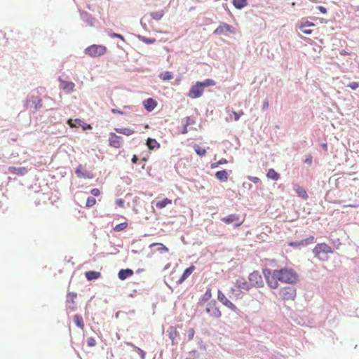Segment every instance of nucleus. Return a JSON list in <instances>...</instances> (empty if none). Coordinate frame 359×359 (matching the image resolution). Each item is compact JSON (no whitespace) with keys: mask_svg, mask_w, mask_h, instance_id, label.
<instances>
[{"mask_svg":"<svg viewBox=\"0 0 359 359\" xmlns=\"http://www.w3.org/2000/svg\"><path fill=\"white\" fill-rule=\"evenodd\" d=\"M79 12L80 18L85 23L90 27L95 26L96 19L91 14L84 11H80Z\"/></svg>","mask_w":359,"mask_h":359,"instance_id":"obj_13","label":"nucleus"},{"mask_svg":"<svg viewBox=\"0 0 359 359\" xmlns=\"http://www.w3.org/2000/svg\"><path fill=\"white\" fill-rule=\"evenodd\" d=\"M248 179H249L250 181H251L252 182H253L255 184H257V183H259L260 182L259 178H258L257 177L249 176Z\"/></svg>","mask_w":359,"mask_h":359,"instance_id":"obj_56","label":"nucleus"},{"mask_svg":"<svg viewBox=\"0 0 359 359\" xmlns=\"http://www.w3.org/2000/svg\"><path fill=\"white\" fill-rule=\"evenodd\" d=\"M266 280L267 282L268 285L271 288L276 289V288L278 287V280L275 276V270L273 271L272 276L271 278H267V279H266Z\"/></svg>","mask_w":359,"mask_h":359,"instance_id":"obj_23","label":"nucleus"},{"mask_svg":"<svg viewBox=\"0 0 359 359\" xmlns=\"http://www.w3.org/2000/svg\"><path fill=\"white\" fill-rule=\"evenodd\" d=\"M315 257H318L321 261H326L328 259V254L332 253L333 251L330 246L326 243H318L313 250Z\"/></svg>","mask_w":359,"mask_h":359,"instance_id":"obj_2","label":"nucleus"},{"mask_svg":"<svg viewBox=\"0 0 359 359\" xmlns=\"http://www.w3.org/2000/svg\"><path fill=\"white\" fill-rule=\"evenodd\" d=\"M299 243V246L301 247H305L307 246L309 244L313 243L315 242V238L313 236H311L305 239H302L300 241H298Z\"/></svg>","mask_w":359,"mask_h":359,"instance_id":"obj_30","label":"nucleus"},{"mask_svg":"<svg viewBox=\"0 0 359 359\" xmlns=\"http://www.w3.org/2000/svg\"><path fill=\"white\" fill-rule=\"evenodd\" d=\"M90 194L93 196H98L100 194V191L99 190V189L94 188L90 190Z\"/></svg>","mask_w":359,"mask_h":359,"instance_id":"obj_54","label":"nucleus"},{"mask_svg":"<svg viewBox=\"0 0 359 359\" xmlns=\"http://www.w3.org/2000/svg\"><path fill=\"white\" fill-rule=\"evenodd\" d=\"M159 78L163 81H169L173 79V73L172 72L166 71L159 74Z\"/></svg>","mask_w":359,"mask_h":359,"instance_id":"obj_36","label":"nucleus"},{"mask_svg":"<svg viewBox=\"0 0 359 359\" xmlns=\"http://www.w3.org/2000/svg\"><path fill=\"white\" fill-rule=\"evenodd\" d=\"M280 295L284 301L294 300L297 295V289L294 285H288L280 288Z\"/></svg>","mask_w":359,"mask_h":359,"instance_id":"obj_3","label":"nucleus"},{"mask_svg":"<svg viewBox=\"0 0 359 359\" xmlns=\"http://www.w3.org/2000/svg\"><path fill=\"white\" fill-rule=\"evenodd\" d=\"M123 137L121 136L116 135L114 133H109V146L118 149L122 147Z\"/></svg>","mask_w":359,"mask_h":359,"instance_id":"obj_11","label":"nucleus"},{"mask_svg":"<svg viewBox=\"0 0 359 359\" xmlns=\"http://www.w3.org/2000/svg\"><path fill=\"white\" fill-rule=\"evenodd\" d=\"M60 81L61 83V88L66 92L69 93L74 90L75 85L73 82L63 81L60 78Z\"/></svg>","mask_w":359,"mask_h":359,"instance_id":"obj_22","label":"nucleus"},{"mask_svg":"<svg viewBox=\"0 0 359 359\" xmlns=\"http://www.w3.org/2000/svg\"><path fill=\"white\" fill-rule=\"evenodd\" d=\"M149 15L152 19L158 21L163 17L164 11L163 10H161L155 12H151Z\"/></svg>","mask_w":359,"mask_h":359,"instance_id":"obj_37","label":"nucleus"},{"mask_svg":"<svg viewBox=\"0 0 359 359\" xmlns=\"http://www.w3.org/2000/svg\"><path fill=\"white\" fill-rule=\"evenodd\" d=\"M107 51V48L102 45L93 44L85 49V53L90 57H96L103 55Z\"/></svg>","mask_w":359,"mask_h":359,"instance_id":"obj_4","label":"nucleus"},{"mask_svg":"<svg viewBox=\"0 0 359 359\" xmlns=\"http://www.w3.org/2000/svg\"><path fill=\"white\" fill-rule=\"evenodd\" d=\"M189 355L190 358H194V359L198 358L199 357V354L198 353V352L196 350L191 351L189 353Z\"/></svg>","mask_w":359,"mask_h":359,"instance_id":"obj_52","label":"nucleus"},{"mask_svg":"<svg viewBox=\"0 0 359 359\" xmlns=\"http://www.w3.org/2000/svg\"><path fill=\"white\" fill-rule=\"evenodd\" d=\"M233 6L238 10H241L248 5V0H233Z\"/></svg>","mask_w":359,"mask_h":359,"instance_id":"obj_29","label":"nucleus"},{"mask_svg":"<svg viewBox=\"0 0 359 359\" xmlns=\"http://www.w3.org/2000/svg\"><path fill=\"white\" fill-rule=\"evenodd\" d=\"M134 272L131 269H121L118 273V277L120 280H124L132 276Z\"/></svg>","mask_w":359,"mask_h":359,"instance_id":"obj_20","label":"nucleus"},{"mask_svg":"<svg viewBox=\"0 0 359 359\" xmlns=\"http://www.w3.org/2000/svg\"><path fill=\"white\" fill-rule=\"evenodd\" d=\"M317 9L323 14H326L327 13V8L323 6H318Z\"/></svg>","mask_w":359,"mask_h":359,"instance_id":"obj_58","label":"nucleus"},{"mask_svg":"<svg viewBox=\"0 0 359 359\" xmlns=\"http://www.w3.org/2000/svg\"><path fill=\"white\" fill-rule=\"evenodd\" d=\"M294 191L297 196L304 200H306L308 198V194L304 188L302 187H300L299 185H296V187L294 188Z\"/></svg>","mask_w":359,"mask_h":359,"instance_id":"obj_25","label":"nucleus"},{"mask_svg":"<svg viewBox=\"0 0 359 359\" xmlns=\"http://www.w3.org/2000/svg\"><path fill=\"white\" fill-rule=\"evenodd\" d=\"M248 280L251 285L255 287H261L264 285V282L260 273L258 271H254L250 273Z\"/></svg>","mask_w":359,"mask_h":359,"instance_id":"obj_6","label":"nucleus"},{"mask_svg":"<svg viewBox=\"0 0 359 359\" xmlns=\"http://www.w3.org/2000/svg\"><path fill=\"white\" fill-rule=\"evenodd\" d=\"M313 26H315V24L313 22L306 21L304 22H301V24L299 26V28L304 34L309 35L312 33L313 31L308 28Z\"/></svg>","mask_w":359,"mask_h":359,"instance_id":"obj_19","label":"nucleus"},{"mask_svg":"<svg viewBox=\"0 0 359 359\" xmlns=\"http://www.w3.org/2000/svg\"><path fill=\"white\" fill-rule=\"evenodd\" d=\"M199 83H201V86H202L203 90L206 87L214 86L216 85V82L212 79H205L203 81H199Z\"/></svg>","mask_w":359,"mask_h":359,"instance_id":"obj_34","label":"nucleus"},{"mask_svg":"<svg viewBox=\"0 0 359 359\" xmlns=\"http://www.w3.org/2000/svg\"><path fill=\"white\" fill-rule=\"evenodd\" d=\"M288 245L291 247H293V248H300L299 246V243L298 241H291L288 243Z\"/></svg>","mask_w":359,"mask_h":359,"instance_id":"obj_55","label":"nucleus"},{"mask_svg":"<svg viewBox=\"0 0 359 359\" xmlns=\"http://www.w3.org/2000/svg\"><path fill=\"white\" fill-rule=\"evenodd\" d=\"M156 245L158 246L157 250L160 253H165V252H168V248L165 245H164L163 244H162V243H156Z\"/></svg>","mask_w":359,"mask_h":359,"instance_id":"obj_45","label":"nucleus"},{"mask_svg":"<svg viewBox=\"0 0 359 359\" xmlns=\"http://www.w3.org/2000/svg\"><path fill=\"white\" fill-rule=\"evenodd\" d=\"M275 276L280 282L294 285L299 280V275L292 269L287 267L275 270Z\"/></svg>","mask_w":359,"mask_h":359,"instance_id":"obj_1","label":"nucleus"},{"mask_svg":"<svg viewBox=\"0 0 359 359\" xmlns=\"http://www.w3.org/2000/svg\"><path fill=\"white\" fill-rule=\"evenodd\" d=\"M269 107V101L265 100L263 102L262 109L265 110Z\"/></svg>","mask_w":359,"mask_h":359,"instance_id":"obj_62","label":"nucleus"},{"mask_svg":"<svg viewBox=\"0 0 359 359\" xmlns=\"http://www.w3.org/2000/svg\"><path fill=\"white\" fill-rule=\"evenodd\" d=\"M185 119H186L185 120L186 126H191V125H194L195 123L194 120L192 118H191L190 116L186 117Z\"/></svg>","mask_w":359,"mask_h":359,"instance_id":"obj_51","label":"nucleus"},{"mask_svg":"<svg viewBox=\"0 0 359 359\" xmlns=\"http://www.w3.org/2000/svg\"><path fill=\"white\" fill-rule=\"evenodd\" d=\"M205 312L211 317L215 318H219L222 316V313L219 307L217 306V302L215 299L210 300L208 302L205 308Z\"/></svg>","mask_w":359,"mask_h":359,"instance_id":"obj_5","label":"nucleus"},{"mask_svg":"<svg viewBox=\"0 0 359 359\" xmlns=\"http://www.w3.org/2000/svg\"><path fill=\"white\" fill-rule=\"evenodd\" d=\"M194 269L195 266L194 265H191L189 267L185 269L181 277L178 279V280H177V285H181L183 282H184L193 273Z\"/></svg>","mask_w":359,"mask_h":359,"instance_id":"obj_17","label":"nucleus"},{"mask_svg":"<svg viewBox=\"0 0 359 359\" xmlns=\"http://www.w3.org/2000/svg\"><path fill=\"white\" fill-rule=\"evenodd\" d=\"M86 279L89 281L98 279L101 276L100 272L95 271H88L85 273Z\"/></svg>","mask_w":359,"mask_h":359,"instance_id":"obj_24","label":"nucleus"},{"mask_svg":"<svg viewBox=\"0 0 359 359\" xmlns=\"http://www.w3.org/2000/svg\"><path fill=\"white\" fill-rule=\"evenodd\" d=\"M147 15H144V17L142 18L141 20H140V24L142 26V27L144 29H147V24L146 22H144L146 20H147Z\"/></svg>","mask_w":359,"mask_h":359,"instance_id":"obj_57","label":"nucleus"},{"mask_svg":"<svg viewBox=\"0 0 359 359\" xmlns=\"http://www.w3.org/2000/svg\"><path fill=\"white\" fill-rule=\"evenodd\" d=\"M96 203V200L93 196H89L86 201V207L91 208Z\"/></svg>","mask_w":359,"mask_h":359,"instance_id":"obj_42","label":"nucleus"},{"mask_svg":"<svg viewBox=\"0 0 359 359\" xmlns=\"http://www.w3.org/2000/svg\"><path fill=\"white\" fill-rule=\"evenodd\" d=\"M111 112L113 114H124L123 111H121L119 109H111Z\"/></svg>","mask_w":359,"mask_h":359,"instance_id":"obj_64","label":"nucleus"},{"mask_svg":"<svg viewBox=\"0 0 359 359\" xmlns=\"http://www.w3.org/2000/svg\"><path fill=\"white\" fill-rule=\"evenodd\" d=\"M215 177L221 182H226L229 177V175L226 170H222L216 172Z\"/></svg>","mask_w":359,"mask_h":359,"instance_id":"obj_27","label":"nucleus"},{"mask_svg":"<svg viewBox=\"0 0 359 359\" xmlns=\"http://www.w3.org/2000/svg\"><path fill=\"white\" fill-rule=\"evenodd\" d=\"M147 146L149 150H154L160 147V144L155 139L149 137L147 140Z\"/></svg>","mask_w":359,"mask_h":359,"instance_id":"obj_26","label":"nucleus"},{"mask_svg":"<svg viewBox=\"0 0 359 359\" xmlns=\"http://www.w3.org/2000/svg\"><path fill=\"white\" fill-rule=\"evenodd\" d=\"M217 299L225 306L231 309L233 312H237L238 311V308L233 304L231 301H229L224 294L220 290H218L217 292Z\"/></svg>","mask_w":359,"mask_h":359,"instance_id":"obj_8","label":"nucleus"},{"mask_svg":"<svg viewBox=\"0 0 359 359\" xmlns=\"http://www.w3.org/2000/svg\"><path fill=\"white\" fill-rule=\"evenodd\" d=\"M77 294L75 292H70L67 295V303H74V299L76 297Z\"/></svg>","mask_w":359,"mask_h":359,"instance_id":"obj_40","label":"nucleus"},{"mask_svg":"<svg viewBox=\"0 0 359 359\" xmlns=\"http://www.w3.org/2000/svg\"><path fill=\"white\" fill-rule=\"evenodd\" d=\"M86 342H87V345L90 347H93L96 345V341L93 337L88 338Z\"/></svg>","mask_w":359,"mask_h":359,"instance_id":"obj_47","label":"nucleus"},{"mask_svg":"<svg viewBox=\"0 0 359 359\" xmlns=\"http://www.w3.org/2000/svg\"><path fill=\"white\" fill-rule=\"evenodd\" d=\"M138 39L140 41L144 42L146 44H153L156 41L155 38H148L141 35L138 36Z\"/></svg>","mask_w":359,"mask_h":359,"instance_id":"obj_38","label":"nucleus"},{"mask_svg":"<svg viewBox=\"0 0 359 359\" xmlns=\"http://www.w3.org/2000/svg\"><path fill=\"white\" fill-rule=\"evenodd\" d=\"M109 36L111 37V38H118V39H120L121 40L125 41V39H124V37L123 35H121V34H118V33H115V32H112L109 34Z\"/></svg>","mask_w":359,"mask_h":359,"instance_id":"obj_50","label":"nucleus"},{"mask_svg":"<svg viewBox=\"0 0 359 359\" xmlns=\"http://www.w3.org/2000/svg\"><path fill=\"white\" fill-rule=\"evenodd\" d=\"M29 102H32L34 105V109L37 111L42 107V100L37 96L32 95L30 98L27 99L25 101V107L28 105Z\"/></svg>","mask_w":359,"mask_h":359,"instance_id":"obj_16","label":"nucleus"},{"mask_svg":"<svg viewBox=\"0 0 359 359\" xmlns=\"http://www.w3.org/2000/svg\"><path fill=\"white\" fill-rule=\"evenodd\" d=\"M227 32L233 33L234 28L227 23L220 22L219 25L213 32V34L216 35H221Z\"/></svg>","mask_w":359,"mask_h":359,"instance_id":"obj_10","label":"nucleus"},{"mask_svg":"<svg viewBox=\"0 0 359 359\" xmlns=\"http://www.w3.org/2000/svg\"><path fill=\"white\" fill-rule=\"evenodd\" d=\"M194 334H195L194 329V328H189V330H188V335H187L189 341H191V340L193 339V338L194 337Z\"/></svg>","mask_w":359,"mask_h":359,"instance_id":"obj_49","label":"nucleus"},{"mask_svg":"<svg viewBox=\"0 0 359 359\" xmlns=\"http://www.w3.org/2000/svg\"><path fill=\"white\" fill-rule=\"evenodd\" d=\"M212 297V292L210 288H207L204 294L199 299V301L198 302V306H203L206 302H209L210 299Z\"/></svg>","mask_w":359,"mask_h":359,"instance_id":"obj_21","label":"nucleus"},{"mask_svg":"<svg viewBox=\"0 0 359 359\" xmlns=\"http://www.w3.org/2000/svg\"><path fill=\"white\" fill-rule=\"evenodd\" d=\"M128 226V224L126 222L120 223L114 228V230L116 231H121L124 230Z\"/></svg>","mask_w":359,"mask_h":359,"instance_id":"obj_44","label":"nucleus"},{"mask_svg":"<svg viewBox=\"0 0 359 359\" xmlns=\"http://www.w3.org/2000/svg\"><path fill=\"white\" fill-rule=\"evenodd\" d=\"M156 105L157 102L151 97L147 98L143 101V106L145 108V109L149 112L152 111L155 109Z\"/></svg>","mask_w":359,"mask_h":359,"instance_id":"obj_18","label":"nucleus"},{"mask_svg":"<svg viewBox=\"0 0 359 359\" xmlns=\"http://www.w3.org/2000/svg\"><path fill=\"white\" fill-rule=\"evenodd\" d=\"M74 322L78 327L81 328V329L83 328L84 323H83V318L81 315L76 314L74 316Z\"/></svg>","mask_w":359,"mask_h":359,"instance_id":"obj_35","label":"nucleus"},{"mask_svg":"<svg viewBox=\"0 0 359 359\" xmlns=\"http://www.w3.org/2000/svg\"><path fill=\"white\" fill-rule=\"evenodd\" d=\"M171 203L172 201L170 199L165 198L161 201H158L156 204V207L157 208L162 209L166 207L168 204H171Z\"/></svg>","mask_w":359,"mask_h":359,"instance_id":"obj_33","label":"nucleus"},{"mask_svg":"<svg viewBox=\"0 0 359 359\" xmlns=\"http://www.w3.org/2000/svg\"><path fill=\"white\" fill-rule=\"evenodd\" d=\"M236 286L240 290L249 291L252 286L251 285L250 281L248 282L245 278H241L236 280Z\"/></svg>","mask_w":359,"mask_h":359,"instance_id":"obj_14","label":"nucleus"},{"mask_svg":"<svg viewBox=\"0 0 359 359\" xmlns=\"http://www.w3.org/2000/svg\"><path fill=\"white\" fill-rule=\"evenodd\" d=\"M347 87L350 88L351 89L355 90L359 87V83L358 82H351L347 85Z\"/></svg>","mask_w":359,"mask_h":359,"instance_id":"obj_48","label":"nucleus"},{"mask_svg":"<svg viewBox=\"0 0 359 359\" xmlns=\"http://www.w3.org/2000/svg\"><path fill=\"white\" fill-rule=\"evenodd\" d=\"M198 347L202 349V350H205L206 349V346L203 344V341L201 339H199L198 341Z\"/></svg>","mask_w":359,"mask_h":359,"instance_id":"obj_59","label":"nucleus"},{"mask_svg":"<svg viewBox=\"0 0 359 359\" xmlns=\"http://www.w3.org/2000/svg\"><path fill=\"white\" fill-rule=\"evenodd\" d=\"M243 113L242 111L239 112V113H237L236 111H233V116H234V120L235 121H238L241 116L243 114Z\"/></svg>","mask_w":359,"mask_h":359,"instance_id":"obj_60","label":"nucleus"},{"mask_svg":"<svg viewBox=\"0 0 359 359\" xmlns=\"http://www.w3.org/2000/svg\"><path fill=\"white\" fill-rule=\"evenodd\" d=\"M262 272L266 279H267V278H271L273 274L271 270L267 268L264 269Z\"/></svg>","mask_w":359,"mask_h":359,"instance_id":"obj_46","label":"nucleus"},{"mask_svg":"<svg viewBox=\"0 0 359 359\" xmlns=\"http://www.w3.org/2000/svg\"><path fill=\"white\" fill-rule=\"evenodd\" d=\"M9 173L18 176H24L28 172V169L25 167L9 166L8 168Z\"/></svg>","mask_w":359,"mask_h":359,"instance_id":"obj_15","label":"nucleus"},{"mask_svg":"<svg viewBox=\"0 0 359 359\" xmlns=\"http://www.w3.org/2000/svg\"><path fill=\"white\" fill-rule=\"evenodd\" d=\"M203 91L204 90L201 86V83H199V81H197L190 88L188 96L192 99H196L202 96Z\"/></svg>","mask_w":359,"mask_h":359,"instance_id":"obj_9","label":"nucleus"},{"mask_svg":"<svg viewBox=\"0 0 359 359\" xmlns=\"http://www.w3.org/2000/svg\"><path fill=\"white\" fill-rule=\"evenodd\" d=\"M114 130L116 133L125 135L126 136H130L135 133L133 130L128 128H115Z\"/></svg>","mask_w":359,"mask_h":359,"instance_id":"obj_31","label":"nucleus"},{"mask_svg":"<svg viewBox=\"0 0 359 359\" xmlns=\"http://www.w3.org/2000/svg\"><path fill=\"white\" fill-rule=\"evenodd\" d=\"M221 221H222L226 224L233 223L234 228L239 227L243 223V221L240 220V217L237 214H231L224 217L221 219Z\"/></svg>","mask_w":359,"mask_h":359,"instance_id":"obj_7","label":"nucleus"},{"mask_svg":"<svg viewBox=\"0 0 359 359\" xmlns=\"http://www.w3.org/2000/svg\"><path fill=\"white\" fill-rule=\"evenodd\" d=\"M116 203L120 206V207H123V205H124V201L123 199H118L116 200Z\"/></svg>","mask_w":359,"mask_h":359,"instance_id":"obj_61","label":"nucleus"},{"mask_svg":"<svg viewBox=\"0 0 359 359\" xmlns=\"http://www.w3.org/2000/svg\"><path fill=\"white\" fill-rule=\"evenodd\" d=\"M194 151L195 152L200 156H203L205 153H206V150L204 148H202L200 146L196 144L194 145Z\"/></svg>","mask_w":359,"mask_h":359,"instance_id":"obj_39","label":"nucleus"},{"mask_svg":"<svg viewBox=\"0 0 359 359\" xmlns=\"http://www.w3.org/2000/svg\"><path fill=\"white\" fill-rule=\"evenodd\" d=\"M169 338L173 341L177 335L176 330L173 327H170L168 330Z\"/></svg>","mask_w":359,"mask_h":359,"instance_id":"obj_41","label":"nucleus"},{"mask_svg":"<svg viewBox=\"0 0 359 359\" xmlns=\"http://www.w3.org/2000/svg\"><path fill=\"white\" fill-rule=\"evenodd\" d=\"M75 174L79 178L93 179L95 175L91 171L83 170V166L79 164L75 169Z\"/></svg>","mask_w":359,"mask_h":359,"instance_id":"obj_12","label":"nucleus"},{"mask_svg":"<svg viewBox=\"0 0 359 359\" xmlns=\"http://www.w3.org/2000/svg\"><path fill=\"white\" fill-rule=\"evenodd\" d=\"M128 345L130 346L134 351H135L140 356L141 359H145L146 352L141 349L140 348L136 346L133 343H128Z\"/></svg>","mask_w":359,"mask_h":359,"instance_id":"obj_32","label":"nucleus"},{"mask_svg":"<svg viewBox=\"0 0 359 359\" xmlns=\"http://www.w3.org/2000/svg\"><path fill=\"white\" fill-rule=\"evenodd\" d=\"M228 161L225 158H222L220 159L219 161H218L217 162H215V163H212L210 165L211 168H216L217 167H218L219 165H223V164H226L227 163Z\"/></svg>","mask_w":359,"mask_h":359,"instance_id":"obj_43","label":"nucleus"},{"mask_svg":"<svg viewBox=\"0 0 359 359\" xmlns=\"http://www.w3.org/2000/svg\"><path fill=\"white\" fill-rule=\"evenodd\" d=\"M304 163L309 165H311L313 163V157L311 155H307L304 160Z\"/></svg>","mask_w":359,"mask_h":359,"instance_id":"obj_53","label":"nucleus"},{"mask_svg":"<svg viewBox=\"0 0 359 359\" xmlns=\"http://www.w3.org/2000/svg\"><path fill=\"white\" fill-rule=\"evenodd\" d=\"M133 163H137L139 161V158L137 155H133L131 159Z\"/></svg>","mask_w":359,"mask_h":359,"instance_id":"obj_63","label":"nucleus"},{"mask_svg":"<svg viewBox=\"0 0 359 359\" xmlns=\"http://www.w3.org/2000/svg\"><path fill=\"white\" fill-rule=\"evenodd\" d=\"M266 177L273 181H278L280 179V175L273 168H270L267 171Z\"/></svg>","mask_w":359,"mask_h":359,"instance_id":"obj_28","label":"nucleus"}]
</instances>
